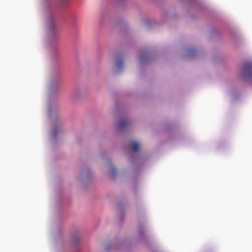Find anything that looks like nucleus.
<instances>
[{
    "label": "nucleus",
    "mask_w": 252,
    "mask_h": 252,
    "mask_svg": "<svg viewBox=\"0 0 252 252\" xmlns=\"http://www.w3.org/2000/svg\"><path fill=\"white\" fill-rule=\"evenodd\" d=\"M130 148L132 151L137 152L139 148L138 143H132V144L130 146Z\"/></svg>",
    "instance_id": "nucleus-2"
},
{
    "label": "nucleus",
    "mask_w": 252,
    "mask_h": 252,
    "mask_svg": "<svg viewBox=\"0 0 252 252\" xmlns=\"http://www.w3.org/2000/svg\"><path fill=\"white\" fill-rule=\"evenodd\" d=\"M123 64H124L123 61L122 59L119 60L117 62V66H118V69H121L122 68Z\"/></svg>",
    "instance_id": "nucleus-3"
},
{
    "label": "nucleus",
    "mask_w": 252,
    "mask_h": 252,
    "mask_svg": "<svg viewBox=\"0 0 252 252\" xmlns=\"http://www.w3.org/2000/svg\"><path fill=\"white\" fill-rule=\"evenodd\" d=\"M58 134V130L55 128L52 132V135L53 137H56Z\"/></svg>",
    "instance_id": "nucleus-4"
},
{
    "label": "nucleus",
    "mask_w": 252,
    "mask_h": 252,
    "mask_svg": "<svg viewBox=\"0 0 252 252\" xmlns=\"http://www.w3.org/2000/svg\"><path fill=\"white\" fill-rule=\"evenodd\" d=\"M129 124L127 120H122L118 124L117 127L119 129H123Z\"/></svg>",
    "instance_id": "nucleus-1"
}]
</instances>
